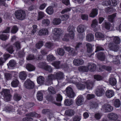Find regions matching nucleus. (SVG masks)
<instances>
[{
	"label": "nucleus",
	"instance_id": "0e129e2a",
	"mask_svg": "<svg viewBox=\"0 0 121 121\" xmlns=\"http://www.w3.org/2000/svg\"><path fill=\"white\" fill-rule=\"evenodd\" d=\"M69 17V16L67 14H65L64 15L61 16L60 17L62 21L66 20L68 19Z\"/></svg>",
	"mask_w": 121,
	"mask_h": 121
},
{
	"label": "nucleus",
	"instance_id": "a211bd4d",
	"mask_svg": "<svg viewBox=\"0 0 121 121\" xmlns=\"http://www.w3.org/2000/svg\"><path fill=\"white\" fill-rule=\"evenodd\" d=\"M55 79V76L54 75L50 74L46 78L47 82L49 83L48 85H50L52 83V81Z\"/></svg>",
	"mask_w": 121,
	"mask_h": 121
},
{
	"label": "nucleus",
	"instance_id": "9b49d317",
	"mask_svg": "<svg viewBox=\"0 0 121 121\" xmlns=\"http://www.w3.org/2000/svg\"><path fill=\"white\" fill-rule=\"evenodd\" d=\"M98 24V22L96 19H94L92 20V23L91 25V27L94 29V30L95 31H97L100 28V26H99L98 28L96 27V26Z\"/></svg>",
	"mask_w": 121,
	"mask_h": 121
},
{
	"label": "nucleus",
	"instance_id": "774afa93",
	"mask_svg": "<svg viewBox=\"0 0 121 121\" xmlns=\"http://www.w3.org/2000/svg\"><path fill=\"white\" fill-rule=\"evenodd\" d=\"M95 79L97 81H100L102 80L103 77L101 76L98 75H95L94 76Z\"/></svg>",
	"mask_w": 121,
	"mask_h": 121
},
{
	"label": "nucleus",
	"instance_id": "ddd939ff",
	"mask_svg": "<svg viewBox=\"0 0 121 121\" xmlns=\"http://www.w3.org/2000/svg\"><path fill=\"white\" fill-rule=\"evenodd\" d=\"M55 77L58 81L62 79L64 77L63 73L60 71H58L55 73Z\"/></svg>",
	"mask_w": 121,
	"mask_h": 121
},
{
	"label": "nucleus",
	"instance_id": "5fc2aeb1",
	"mask_svg": "<svg viewBox=\"0 0 121 121\" xmlns=\"http://www.w3.org/2000/svg\"><path fill=\"white\" fill-rule=\"evenodd\" d=\"M43 45V42L42 41H39L36 45V47L38 49H39Z\"/></svg>",
	"mask_w": 121,
	"mask_h": 121
},
{
	"label": "nucleus",
	"instance_id": "412c9836",
	"mask_svg": "<svg viewBox=\"0 0 121 121\" xmlns=\"http://www.w3.org/2000/svg\"><path fill=\"white\" fill-rule=\"evenodd\" d=\"M75 112L72 109H68L66 110L65 112V114L71 117L73 115Z\"/></svg>",
	"mask_w": 121,
	"mask_h": 121
},
{
	"label": "nucleus",
	"instance_id": "c03bdc74",
	"mask_svg": "<svg viewBox=\"0 0 121 121\" xmlns=\"http://www.w3.org/2000/svg\"><path fill=\"white\" fill-rule=\"evenodd\" d=\"M87 47V51L88 53H90L92 51V46L91 44L90 43H87L86 45Z\"/></svg>",
	"mask_w": 121,
	"mask_h": 121
},
{
	"label": "nucleus",
	"instance_id": "37998d69",
	"mask_svg": "<svg viewBox=\"0 0 121 121\" xmlns=\"http://www.w3.org/2000/svg\"><path fill=\"white\" fill-rule=\"evenodd\" d=\"M22 97L20 95L17 93L15 94L14 95L13 99L16 101H18L21 99Z\"/></svg>",
	"mask_w": 121,
	"mask_h": 121
},
{
	"label": "nucleus",
	"instance_id": "cd10ccee",
	"mask_svg": "<svg viewBox=\"0 0 121 121\" xmlns=\"http://www.w3.org/2000/svg\"><path fill=\"white\" fill-rule=\"evenodd\" d=\"M56 58L52 55L49 54L47 56V60L49 62H51L52 61L55 60Z\"/></svg>",
	"mask_w": 121,
	"mask_h": 121
},
{
	"label": "nucleus",
	"instance_id": "473e14b6",
	"mask_svg": "<svg viewBox=\"0 0 121 121\" xmlns=\"http://www.w3.org/2000/svg\"><path fill=\"white\" fill-rule=\"evenodd\" d=\"M36 96L37 99L38 100L41 101L42 100L43 94L41 91H39L37 92Z\"/></svg>",
	"mask_w": 121,
	"mask_h": 121
},
{
	"label": "nucleus",
	"instance_id": "9d476101",
	"mask_svg": "<svg viewBox=\"0 0 121 121\" xmlns=\"http://www.w3.org/2000/svg\"><path fill=\"white\" fill-rule=\"evenodd\" d=\"M84 63V60L81 59H76L73 61V64L76 66H79L83 65Z\"/></svg>",
	"mask_w": 121,
	"mask_h": 121
},
{
	"label": "nucleus",
	"instance_id": "6e6d98bb",
	"mask_svg": "<svg viewBox=\"0 0 121 121\" xmlns=\"http://www.w3.org/2000/svg\"><path fill=\"white\" fill-rule=\"evenodd\" d=\"M44 69L45 70L50 72H51L52 71V67L47 65L45 66Z\"/></svg>",
	"mask_w": 121,
	"mask_h": 121
},
{
	"label": "nucleus",
	"instance_id": "4468645a",
	"mask_svg": "<svg viewBox=\"0 0 121 121\" xmlns=\"http://www.w3.org/2000/svg\"><path fill=\"white\" fill-rule=\"evenodd\" d=\"M107 117L109 119L113 120H116L118 118V114L113 112L109 113Z\"/></svg>",
	"mask_w": 121,
	"mask_h": 121
},
{
	"label": "nucleus",
	"instance_id": "bb28decb",
	"mask_svg": "<svg viewBox=\"0 0 121 121\" xmlns=\"http://www.w3.org/2000/svg\"><path fill=\"white\" fill-rule=\"evenodd\" d=\"M26 68L28 70L30 71H33L35 69L34 66L30 64H27L26 65Z\"/></svg>",
	"mask_w": 121,
	"mask_h": 121
},
{
	"label": "nucleus",
	"instance_id": "c756f323",
	"mask_svg": "<svg viewBox=\"0 0 121 121\" xmlns=\"http://www.w3.org/2000/svg\"><path fill=\"white\" fill-rule=\"evenodd\" d=\"M109 82L111 85L114 86L117 83V81L115 78H111L109 79Z\"/></svg>",
	"mask_w": 121,
	"mask_h": 121
},
{
	"label": "nucleus",
	"instance_id": "7c9ffc66",
	"mask_svg": "<svg viewBox=\"0 0 121 121\" xmlns=\"http://www.w3.org/2000/svg\"><path fill=\"white\" fill-rule=\"evenodd\" d=\"M56 53L59 55L63 56L65 54V52L63 49L59 48L57 49Z\"/></svg>",
	"mask_w": 121,
	"mask_h": 121
},
{
	"label": "nucleus",
	"instance_id": "39448f33",
	"mask_svg": "<svg viewBox=\"0 0 121 121\" xmlns=\"http://www.w3.org/2000/svg\"><path fill=\"white\" fill-rule=\"evenodd\" d=\"M24 86L27 89H31L34 87V84L33 82L29 79H28L25 82Z\"/></svg>",
	"mask_w": 121,
	"mask_h": 121
},
{
	"label": "nucleus",
	"instance_id": "bf43d9fd",
	"mask_svg": "<svg viewBox=\"0 0 121 121\" xmlns=\"http://www.w3.org/2000/svg\"><path fill=\"white\" fill-rule=\"evenodd\" d=\"M47 65L45 62H40L38 64V66L40 68L44 69L45 66Z\"/></svg>",
	"mask_w": 121,
	"mask_h": 121
},
{
	"label": "nucleus",
	"instance_id": "c85d7f7f",
	"mask_svg": "<svg viewBox=\"0 0 121 121\" xmlns=\"http://www.w3.org/2000/svg\"><path fill=\"white\" fill-rule=\"evenodd\" d=\"M84 85L82 83H78L76 85V86L77 88L80 90H83L85 89V86H87L86 85L85 83H84Z\"/></svg>",
	"mask_w": 121,
	"mask_h": 121
},
{
	"label": "nucleus",
	"instance_id": "e2e57ef3",
	"mask_svg": "<svg viewBox=\"0 0 121 121\" xmlns=\"http://www.w3.org/2000/svg\"><path fill=\"white\" fill-rule=\"evenodd\" d=\"M35 58L34 56L32 54H29L26 57V59L28 60H33Z\"/></svg>",
	"mask_w": 121,
	"mask_h": 121
},
{
	"label": "nucleus",
	"instance_id": "423d86ee",
	"mask_svg": "<svg viewBox=\"0 0 121 121\" xmlns=\"http://www.w3.org/2000/svg\"><path fill=\"white\" fill-rule=\"evenodd\" d=\"M67 95L69 98H73L75 96V93L72 88L69 87H67L66 89Z\"/></svg>",
	"mask_w": 121,
	"mask_h": 121
},
{
	"label": "nucleus",
	"instance_id": "13d9d810",
	"mask_svg": "<svg viewBox=\"0 0 121 121\" xmlns=\"http://www.w3.org/2000/svg\"><path fill=\"white\" fill-rule=\"evenodd\" d=\"M81 118L80 116H75L73 117V121H80Z\"/></svg>",
	"mask_w": 121,
	"mask_h": 121
},
{
	"label": "nucleus",
	"instance_id": "f3484780",
	"mask_svg": "<svg viewBox=\"0 0 121 121\" xmlns=\"http://www.w3.org/2000/svg\"><path fill=\"white\" fill-rule=\"evenodd\" d=\"M88 71L91 72L95 71L96 69V66L94 63H89L87 65Z\"/></svg>",
	"mask_w": 121,
	"mask_h": 121
},
{
	"label": "nucleus",
	"instance_id": "338daca9",
	"mask_svg": "<svg viewBox=\"0 0 121 121\" xmlns=\"http://www.w3.org/2000/svg\"><path fill=\"white\" fill-rule=\"evenodd\" d=\"M102 114L100 113H97L95 115V117L96 119H99L102 116Z\"/></svg>",
	"mask_w": 121,
	"mask_h": 121
},
{
	"label": "nucleus",
	"instance_id": "6ab92c4d",
	"mask_svg": "<svg viewBox=\"0 0 121 121\" xmlns=\"http://www.w3.org/2000/svg\"><path fill=\"white\" fill-rule=\"evenodd\" d=\"M78 69L79 71L82 72H87L88 71V69L87 66H80L78 68Z\"/></svg>",
	"mask_w": 121,
	"mask_h": 121
},
{
	"label": "nucleus",
	"instance_id": "f03ea898",
	"mask_svg": "<svg viewBox=\"0 0 121 121\" xmlns=\"http://www.w3.org/2000/svg\"><path fill=\"white\" fill-rule=\"evenodd\" d=\"M52 32L54 35L53 38L54 40L59 41L61 40L63 33V30L59 28H55L53 30Z\"/></svg>",
	"mask_w": 121,
	"mask_h": 121
},
{
	"label": "nucleus",
	"instance_id": "2f4dec72",
	"mask_svg": "<svg viewBox=\"0 0 121 121\" xmlns=\"http://www.w3.org/2000/svg\"><path fill=\"white\" fill-rule=\"evenodd\" d=\"M44 78L42 76H39L37 78V81L38 84H42L44 82Z\"/></svg>",
	"mask_w": 121,
	"mask_h": 121
},
{
	"label": "nucleus",
	"instance_id": "b1692460",
	"mask_svg": "<svg viewBox=\"0 0 121 121\" xmlns=\"http://www.w3.org/2000/svg\"><path fill=\"white\" fill-rule=\"evenodd\" d=\"M84 26L80 25L78 26L77 28V30L79 33H82L84 31Z\"/></svg>",
	"mask_w": 121,
	"mask_h": 121
},
{
	"label": "nucleus",
	"instance_id": "1a4fd4ad",
	"mask_svg": "<svg viewBox=\"0 0 121 121\" xmlns=\"http://www.w3.org/2000/svg\"><path fill=\"white\" fill-rule=\"evenodd\" d=\"M104 91L103 88L100 86H98L96 89L95 93L98 96H102L104 93Z\"/></svg>",
	"mask_w": 121,
	"mask_h": 121
},
{
	"label": "nucleus",
	"instance_id": "f704fd0d",
	"mask_svg": "<svg viewBox=\"0 0 121 121\" xmlns=\"http://www.w3.org/2000/svg\"><path fill=\"white\" fill-rule=\"evenodd\" d=\"M64 103L65 105L69 106L73 104V101L71 99H66L65 100Z\"/></svg>",
	"mask_w": 121,
	"mask_h": 121
},
{
	"label": "nucleus",
	"instance_id": "7ed1b4c3",
	"mask_svg": "<svg viewBox=\"0 0 121 121\" xmlns=\"http://www.w3.org/2000/svg\"><path fill=\"white\" fill-rule=\"evenodd\" d=\"M15 15L16 18L20 20L24 19L26 17V13L24 11L19 10H18L15 13Z\"/></svg>",
	"mask_w": 121,
	"mask_h": 121
},
{
	"label": "nucleus",
	"instance_id": "c9c22d12",
	"mask_svg": "<svg viewBox=\"0 0 121 121\" xmlns=\"http://www.w3.org/2000/svg\"><path fill=\"white\" fill-rule=\"evenodd\" d=\"M26 116L38 117H40V114H38L35 112L29 114H26Z\"/></svg>",
	"mask_w": 121,
	"mask_h": 121
},
{
	"label": "nucleus",
	"instance_id": "f257e3e1",
	"mask_svg": "<svg viewBox=\"0 0 121 121\" xmlns=\"http://www.w3.org/2000/svg\"><path fill=\"white\" fill-rule=\"evenodd\" d=\"M69 82L71 83L76 85L79 82L84 83L87 86V89H91L92 88L94 82L91 80H86V79H81L79 77L76 78H67V79Z\"/></svg>",
	"mask_w": 121,
	"mask_h": 121
},
{
	"label": "nucleus",
	"instance_id": "4be33fe9",
	"mask_svg": "<svg viewBox=\"0 0 121 121\" xmlns=\"http://www.w3.org/2000/svg\"><path fill=\"white\" fill-rule=\"evenodd\" d=\"M98 10L96 9H93L92 11L90 14V16L92 17H94L96 16L98 13Z\"/></svg>",
	"mask_w": 121,
	"mask_h": 121
},
{
	"label": "nucleus",
	"instance_id": "2eb2a0df",
	"mask_svg": "<svg viewBox=\"0 0 121 121\" xmlns=\"http://www.w3.org/2000/svg\"><path fill=\"white\" fill-rule=\"evenodd\" d=\"M102 108L107 112H110L113 110L112 107L108 104H104L102 106Z\"/></svg>",
	"mask_w": 121,
	"mask_h": 121
},
{
	"label": "nucleus",
	"instance_id": "f8f14e48",
	"mask_svg": "<svg viewBox=\"0 0 121 121\" xmlns=\"http://www.w3.org/2000/svg\"><path fill=\"white\" fill-rule=\"evenodd\" d=\"M109 56L111 59L113 60L112 62L114 64H118L120 63L119 58H121V56H120L118 55L117 56H114L110 55Z\"/></svg>",
	"mask_w": 121,
	"mask_h": 121
},
{
	"label": "nucleus",
	"instance_id": "de8ad7c7",
	"mask_svg": "<svg viewBox=\"0 0 121 121\" xmlns=\"http://www.w3.org/2000/svg\"><path fill=\"white\" fill-rule=\"evenodd\" d=\"M95 37L99 38H102L104 37V34L100 32L96 33L95 34Z\"/></svg>",
	"mask_w": 121,
	"mask_h": 121
},
{
	"label": "nucleus",
	"instance_id": "680f3d73",
	"mask_svg": "<svg viewBox=\"0 0 121 121\" xmlns=\"http://www.w3.org/2000/svg\"><path fill=\"white\" fill-rule=\"evenodd\" d=\"M96 49L95 51V52H96L99 51L104 50V49L101 46L98 45H96Z\"/></svg>",
	"mask_w": 121,
	"mask_h": 121
},
{
	"label": "nucleus",
	"instance_id": "20e7f679",
	"mask_svg": "<svg viewBox=\"0 0 121 121\" xmlns=\"http://www.w3.org/2000/svg\"><path fill=\"white\" fill-rule=\"evenodd\" d=\"M1 94L4 97V99L7 101H9L11 97L10 90L7 89H4L1 92Z\"/></svg>",
	"mask_w": 121,
	"mask_h": 121
},
{
	"label": "nucleus",
	"instance_id": "79ce46f5",
	"mask_svg": "<svg viewBox=\"0 0 121 121\" xmlns=\"http://www.w3.org/2000/svg\"><path fill=\"white\" fill-rule=\"evenodd\" d=\"M61 22V20L59 18H54L53 21V23L54 25H58L60 24Z\"/></svg>",
	"mask_w": 121,
	"mask_h": 121
},
{
	"label": "nucleus",
	"instance_id": "a18cd8bd",
	"mask_svg": "<svg viewBox=\"0 0 121 121\" xmlns=\"http://www.w3.org/2000/svg\"><path fill=\"white\" fill-rule=\"evenodd\" d=\"M18 30V28L16 26H14L12 27L11 32L13 34H15L17 31Z\"/></svg>",
	"mask_w": 121,
	"mask_h": 121
},
{
	"label": "nucleus",
	"instance_id": "09e8293b",
	"mask_svg": "<svg viewBox=\"0 0 121 121\" xmlns=\"http://www.w3.org/2000/svg\"><path fill=\"white\" fill-rule=\"evenodd\" d=\"M117 4V2L115 0H109L108 1L109 5H115Z\"/></svg>",
	"mask_w": 121,
	"mask_h": 121
},
{
	"label": "nucleus",
	"instance_id": "393cba45",
	"mask_svg": "<svg viewBox=\"0 0 121 121\" xmlns=\"http://www.w3.org/2000/svg\"><path fill=\"white\" fill-rule=\"evenodd\" d=\"M94 39V35L92 34H88L87 35L86 37V40L89 42L93 40Z\"/></svg>",
	"mask_w": 121,
	"mask_h": 121
},
{
	"label": "nucleus",
	"instance_id": "72a5a7b5",
	"mask_svg": "<svg viewBox=\"0 0 121 121\" xmlns=\"http://www.w3.org/2000/svg\"><path fill=\"white\" fill-rule=\"evenodd\" d=\"M19 82L17 79L14 80L11 82L12 86L13 87H16L18 85Z\"/></svg>",
	"mask_w": 121,
	"mask_h": 121
},
{
	"label": "nucleus",
	"instance_id": "4c0bfd02",
	"mask_svg": "<svg viewBox=\"0 0 121 121\" xmlns=\"http://www.w3.org/2000/svg\"><path fill=\"white\" fill-rule=\"evenodd\" d=\"M98 58L100 60L102 61L104 60L105 59V56L102 53H100L97 55Z\"/></svg>",
	"mask_w": 121,
	"mask_h": 121
},
{
	"label": "nucleus",
	"instance_id": "8fccbe9b",
	"mask_svg": "<svg viewBox=\"0 0 121 121\" xmlns=\"http://www.w3.org/2000/svg\"><path fill=\"white\" fill-rule=\"evenodd\" d=\"M45 14L43 12L40 11L38 13V17L37 19V20H39L40 19H42L43 17H44Z\"/></svg>",
	"mask_w": 121,
	"mask_h": 121
},
{
	"label": "nucleus",
	"instance_id": "ea45409f",
	"mask_svg": "<svg viewBox=\"0 0 121 121\" xmlns=\"http://www.w3.org/2000/svg\"><path fill=\"white\" fill-rule=\"evenodd\" d=\"M116 14H113L112 15H109L108 17V19L109 21L112 22L114 21V19L116 17Z\"/></svg>",
	"mask_w": 121,
	"mask_h": 121
},
{
	"label": "nucleus",
	"instance_id": "603ef678",
	"mask_svg": "<svg viewBox=\"0 0 121 121\" xmlns=\"http://www.w3.org/2000/svg\"><path fill=\"white\" fill-rule=\"evenodd\" d=\"M42 23L45 25L48 26L49 24L50 21L48 19H44L42 20Z\"/></svg>",
	"mask_w": 121,
	"mask_h": 121
},
{
	"label": "nucleus",
	"instance_id": "052dcab7",
	"mask_svg": "<svg viewBox=\"0 0 121 121\" xmlns=\"http://www.w3.org/2000/svg\"><path fill=\"white\" fill-rule=\"evenodd\" d=\"M48 90L49 92L52 94H54L56 91L54 89L52 86H50L48 88Z\"/></svg>",
	"mask_w": 121,
	"mask_h": 121
},
{
	"label": "nucleus",
	"instance_id": "a878e982",
	"mask_svg": "<svg viewBox=\"0 0 121 121\" xmlns=\"http://www.w3.org/2000/svg\"><path fill=\"white\" fill-rule=\"evenodd\" d=\"M111 39H113V41L116 44H119L121 40L117 36H113L110 37Z\"/></svg>",
	"mask_w": 121,
	"mask_h": 121
},
{
	"label": "nucleus",
	"instance_id": "58836bf2",
	"mask_svg": "<svg viewBox=\"0 0 121 121\" xmlns=\"http://www.w3.org/2000/svg\"><path fill=\"white\" fill-rule=\"evenodd\" d=\"M47 13L49 14H52L53 12V10L51 6L48 7L46 9Z\"/></svg>",
	"mask_w": 121,
	"mask_h": 121
},
{
	"label": "nucleus",
	"instance_id": "864d4df0",
	"mask_svg": "<svg viewBox=\"0 0 121 121\" xmlns=\"http://www.w3.org/2000/svg\"><path fill=\"white\" fill-rule=\"evenodd\" d=\"M9 37V36H7L5 34L0 35V39L2 40H5L8 39Z\"/></svg>",
	"mask_w": 121,
	"mask_h": 121
},
{
	"label": "nucleus",
	"instance_id": "6e6552de",
	"mask_svg": "<svg viewBox=\"0 0 121 121\" xmlns=\"http://www.w3.org/2000/svg\"><path fill=\"white\" fill-rule=\"evenodd\" d=\"M4 49H5L10 53L12 54L14 51L13 47L10 44H8L4 46L2 45Z\"/></svg>",
	"mask_w": 121,
	"mask_h": 121
},
{
	"label": "nucleus",
	"instance_id": "e433bc0d",
	"mask_svg": "<svg viewBox=\"0 0 121 121\" xmlns=\"http://www.w3.org/2000/svg\"><path fill=\"white\" fill-rule=\"evenodd\" d=\"M60 62L59 61H56L52 63V64L56 69H59L61 67L60 66Z\"/></svg>",
	"mask_w": 121,
	"mask_h": 121
},
{
	"label": "nucleus",
	"instance_id": "49530a36",
	"mask_svg": "<svg viewBox=\"0 0 121 121\" xmlns=\"http://www.w3.org/2000/svg\"><path fill=\"white\" fill-rule=\"evenodd\" d=\"M69 37H70L69 34L66 33L65 34L64 37L62 38V39L63 41H67L69 40Z\"/></svg>",
	"mask_w": 121,
	"mask_h": 121
},
{
	"label": "nucleus",
	"instance_id": "4d7b16f0",
	"mask_svg": "<svg viewBox=\"0 0 121 121\" xmlns=\"http://www.w3.org/2000/svg\"><path fill=\"white\" fill-rule=\"evenodd\" d=\"M4 75L5 78L7 80H10L12 76L10 73H5Z\"/></svg>",
	"mask_w": 121,
	"mask_h": 121
},
{
	"label": "nucleus",
	"instance_id": "5701e85b",
	"mask_svg": "<svg viewBox=\"0 0 121 121\" xmlns=\"http://www.w3.org/2000/svg\"><path fill=\"white\" fill-rule=\"evenodd\" d=\"M26 76L27 74L25 71H22L19 73V77L22 80L25 79L26 78Z\"/></svg>",
	"mask_w": 121,
	"mask_h": 121
},
{
	"label": "nucleus",
	"instance_id": "0eeeda50",
	"mask_svg": "<svg viewBox=\"0 0 121 121\" xmlns=\"http://www.w3.org/2000/svg\"><path fill=\"white\" fill-rule=\"evenodd\" d=\"M75 28L72 25H70L67 29V31L69 33L70 38L71 39H73L74 36Z\"/></svg>",
	"mask_w": 121,
	"mask_h": 121
},
{
	"label": "nucleus",
	"instance_id": "aec40b11",
	"mask_svg": "<svg viewBox=\"0 0 121 121\" xmlns=\"http://www.w3.org/2000/svg\"><path fill=\"white\" fill-rule=\"evenodd\" d=\"M105 94L107 97L110 98L114 95V93L112 90H108L106 91Z\"/></svg>",
	"mask_w": 121,
	"mask_h": 121
},
{
	"label": "nucleus",
	"instance_id": "dca6fc26",
	"mask_svg": "<svg viewBox=\"0 0 121 121\" xmlns=\"http://www.w3.org/2000/svg\"><path fill=\"white\" fill-rule=\"evenodd\" d=\"M84 101L83 97L82 96H79L76 99V104L78 105H81L83 104Z\"/></svg>",
	"mask_w": 121,
	"mask_h": 121
},
{
	"label": "nucleus",
	"instance_id": "a19ab883",
	"mask_svg": "<svg viewBox=\"0 0 121 121\" xmlns=\"http://www.w3.org/2000/svg\"><path fill=\"white\" fill-rule=\"evenodd\" d=\"M114 104V106L118 108L119 107L121 104L120 101L119 99H116L115 100Z\"/></svg>",
	"mask_w": 121,
	"mask_h": 121
},
{
	"label": "nucleus",
	"instance_id": "69168bd1",
	"mask_svg": "<svg viewBox=\"0 0 121 121\" xmlns=\"http://www.w3.org/2000/svg\"><path fill=\"white\" fill-rule=\"evenodd\" d=\"M14 45L16 47L17 50L21 48L20 43L18 41L16 42L14 44Z\"/></svg>",
	"mask_w": 121,
	"mask_h": 121
},
{
	"label": "nucleus",
	"instance_id": "3c124183",
	"mask_svg": "<svg viewBox=\"0 0 121 121\" xmlns=\"http://www.w3.org/2000/svg\"><path fill=\"white\" fill-rule=\"evenodd\" d=\"M9 65L11 67H13L15 66L16 62L14 60H11L9 61Z\"/></svg>",
	"mask_w": 121,
	"mask_h": 121
}]
</instances>
